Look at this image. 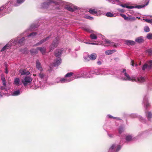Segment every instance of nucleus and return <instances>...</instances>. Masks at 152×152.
I'll list each match as a JSON object with an SVG mask.
<instances>
[{
  "label": "nucleus",
  "instance_id": "obj_1",
  "mask_svg": "<svg viewBox=\"0 0 152 152\" xmlns=\"http://www.w3.org/2000/svg\"><path fill=\"white\" fill-rule=\"evenodd\" d=\"M61 3L60 0H47L46 2L41 4V8L46 9L49 7L52 10L59 9Z\"/></svg>",
  "mask_w": 152,
  "mask_h": 152
},
{
  "label": "nucleus",
  "instance_id": "obj_2",
  "mask_svg": "<svg viewBox=\"0 0 152 152\" xmlns=\"http://www.w3.org/2000/svg\"><path fill=\"white\" fill-rule=\"evenodd\" d=\"M149 0H148V1L146 2V4L145 5H140L135 6H128L126 4H121V3L123 1L122 0H113V1H114V3H112L113 4H117L123 7L126 8L128 9H133L134 8L140 9L145 7L149 3Z\"/></svg>",
  "mask_w": 152,
  "mask_h": 152
},
{
  "label": "nucleus",
  "instance_id": "obj_3",
  "mask_svg": "<svg viewBox=\"0 0 152 152\" xmlns=\"http://www.w3.org/2000/svg\"><path fill=\"white\" fill-rule=\"evenodd\" d=\"M38 77L39 80H41L39 82H40V86L42 88H44L47 82L48 77V75L41 72L39 73Z\"/></svg>",
  "mask_w": 152,
  "mask_h": 152
},
{
  "label": "nucleus",
  "instance_id": "obj_4",
  "mask_svg": "<svg viewBox=\"0 0 152 152\" xmlns=\"http://www.w3.org/2000/svg\"><path fill=\"white\" fill-rule=\"evenodd\" d=\"M88 75L90 74L92 75V77L94 75H104L109 74L110 73L108 72L107 70L106 69L103 70L101 69H94L93 70H91L88 73Z\"/></svg>",
  "mask_w": 152,
  "mask_h": 152
},
{
  "label": "nucleus",
  "instance_id": "obj_5",
  "mask_svg": "<svg viewBox=\"0 0 152 152\" xmlns=\"http://www.w3.org/2000/svg\"><path fill=\"white\" fill-rule=\"evenodd\" d=\"M92 75L90 74L88 75V73H85L82 71L77 72L74 73L73 78L74 79H77L81 77L91 78Z\"/></svg>",
  "mask_w": 152,
  "mask_h": 152
},
{
  "label": "nucleus",
  "instance_id": "obj_6",
  "mask_svg": "<svg viewBox=\"0 0 152 152\" xmlns=\"http://www.w3.org/2000/svg\"><path fill=\"white\" fill-rule=\"evenodd\" d=\"M123 74L124 76V77H122L121 76L119 77V78L120 79L124 81H134L133 78L131 77L129 75L126 73V69H122L121 75Z\"/></svg>",
  "mask_w": 152,
  "mask_h": 152
},
{
  "label": "nucleus",
  "instance_id": "obj_7",
  "mask_svg": "<svg viewBox=\"0 0 152 152\" xmlns=\"http://www.w3.org/2000/svg\"><path fill=\"white\" fill-rule=\"evenodd\" d=\"M11 4H13L12 3V1H10L5 5L1 6L0 7V12L2 11L4 9H7L6 12L7 13H9L12 10L11 8L10 7Z\"/></svg>",
  "mask_w": 152,
  "mask_h": 152
},
{
  "label": "nucleus",
  "instance_id": "obj_8",
  "mask_svg": "<svg viewBox=\"0 0 152 152\" xmlns=\"http://www.w3.org/2000/svg\"><path fill=\"white\" fill-rule=\"evenodd\" d=\"M121 148V146L116 144H113L109 149L108 152H118Z\"/></svg>",
  "mask_w": 152,
  "mask_h": 152
},
{
  "label": "nucleus",
  "instance_id": "obj_9",
  "mask_svg": "<svg viewBox=\"0 0 152 152\" xmlns=\"http://www.w3.org/2000/svg\"><path fill=\"white\" fill-rule=\"evenodd\" d=\"M25 40V38L23 37L19 40H18V38L16 39H12L10 41V42H12V45H14L17 44H18L20 45H22L23 44V42Z\"/></svg>",
  "mask_w": 152,
  "mask_h": 152
},
{
  "label": "nucleus",
  "instance_id": "obj_10",
  "mask_svg": "<svg viewBox=\"0 0 152 152\" xmlns=\"http://www.w3.org/2000/svg\"><path fill=\"white\" fill-rule=\"evenodd\" d=\"M72 80V79L71 78L58 77L56 79L55 82L57 83H64L70 82Z\"/></svg>",
  "mask_w": 152,
  "mask_h": 152
},
{
  "label": "nucleus",
  "instance_id": "obj_11",
  "mask_svg": "<svg viewBox=\"0 0 152 152\" xmlns=\"http://www.w3.org/2000/svg\"><path fill=\"white\" fill-rule=\"evenodd\" d=\"M32 78L29 76H26L24 80H22L24 86H26L27 85L30 84L32 81Z\"/></svg>",
  "mask_w": 152,
  "mask_h": 152
},
{
  "label": "nucleus",
  "instance_id": "obj_12",
  "mask_svg": "<svg viewBox=\"0 0 152 152\" xmlns=\"http://www.w3.org/2000/svg\"><path fill=\"white\" fill-rule=\"evenodd\" d=\"M58 38L56 37L55 38L53 43H52L50 47V50H52L55 48L58 45Z\"/></svg>",
  "mask_w": 152,
  "mask_h": 152
},
{
  "label": "nucleus",
  "instance_id": "obj_13",
  "mask_svg": "<svg viewBox=\"0 0 152 152\" xmlns=\"http://www.w3.org/2000/svg\"><path fill=\"white\" fill-rule=\"evenodd\" d=\"M148 64H146L143 66L142 67L143 70H144L146 69H150L152 68V60L149 61H148Z\"/></svg>",
  "mask_w": 152,
  "mask_h": 152
},
{
  "label": "nucleus",
  "instance_id": "obj_14",
  "mask_svg": "<svg viewBox=\"0 0 152 152\" xmlns=\"http://www.w3.org/2000/svg\"><path fill=\"white\" fill-rule=\"evenodd\" d=\"M148 96L147 95L144 96L143 103L145 107L147 108L148 107L150 106V104L148 102Z\"/></svg>",
  "mask_w": 152,
  "mask_h": 152
},
{
  "label": "nucleus",
  "instance_id": "obj_15",
  "mask_svg": "<svg viewBox=\"0 0 152 152\" xmlns=\"http://www.w3.org/2000/svg\"><path fill=\"white\" fill-rule=\"evenodd\" d=\"M61 60L60 58H58L56 59L53 64V66H59L61 63Z\"/></svg>",
  "mask_w": 152,
  "mask_h": 152
},
{
  "label": "nucleus",
  "instance_id": "obj_16",
  "mask_svg": "<svg viewBox=\"0 0 152 152\" xmlns=\"http://www.w3.org/2000/svg\"><path fill=\"white\" fill-rule=\"evenodd\" d=\"M12 42H10V41L8 44H7L5 45L4 46L1 50V52H3L5 50L7 49H9L11 46H12Z\"/></svg>",
  "mask_w": 152,
  "mask_h": 152
},
{
  "label": "nucleus",
  "instance_id": "obj_17",
  "mask_svg": "<svg viewBox=\"0 0 152 152\" xmlns=\"http://www.w3.org/2000/svg\"><path fill=\"white\" fill-rule=\"evenodd\" d=\"M50 37V36H49L48 37H46V38L40 40L38 43H36L34 46H36L42 44L43 43L48 40Z\"/></svg>",
  "mask_w": 152,
  "mask_h": 152
},
{
  "label": "nucleus",
  "instance_id": "obj_18",
  "mask_svg": "<svg viewBox=\"0 0 152 152\" xmlns=\"http://www.w3.org/2000/svg\"><path fill=\"white\" fill-rule=\"evenodd\" d=\"M36 66L37 68L40 71H43V69L41 66V64L38 60H37L36 61Z\"/></svg>",
  "mask_w": 152,
  "mask_h": 152
},
{
  "label": "nucleus",
  "instance_id": "obj_19",
  "mask_svg": "<svg viewBox=\"0 0 152 152\" xmlns=\"http://www.w3.org/2000/svg\"><path fill=\"white\" fill-rule=\"evenodd\" d=\"M63 50V49L62 48L61 49H57L56 50L55 52V56L56 57H59L61 56Z\"/></svg>",
  "mask_w": 152,
  "mask_h": 152
},
{
  "label": "nucleus",
  "instance_id": "obj_20",
  "mask_svg": "<svg viewBox=\"0 0 152 152\" xmlns=\"http://www.w3.org/2000/svg\"><path fill=\"white\" fill-rule=\"evenodd\" d=\"M145 80V78L143 77H140L137 78H134V80L140 83H142Z\"/></svg>",
  "mask_w": 152,
  "mask_h": 152
},
{
  "label": "nucleus",
  "instance_id": "obj_21",
  "mask_svg": "<svg viewBox=\"0 0 152 152\" xmlns=\"http://www.w3.org/2000/svg\"><path fill=\"white\" fill-rule=\"evenodd\" d=\"M25 1V0H16V3L15 4H13H13H11V5H13L14 6L16 7L18 6L23 3Z\"/></svg>",
  "mask_w": 152,
  "mask_h": 152
},
{
  "label": "nucleus",
  "instance_id": "obj_22",
  "mask_svg": "<svg viewBox=\"0 0 152 152\" xmlns=\"http://www.w3.org/2000/svg\"><path fill=\"white\" fill-rule=\"evenodd\" d=\"M82 28L83 30L86 32H88L89 33H92L93 32H94V31L91 30L90 27L88 26H84Z\"/></svg>",
  "mask_w": 152,
  "mask_h": 152
},
{
  "label": "nucleus",
  "instance_id": "obj_23",
  "mask_svg": "<svg viewBox=\"0 0 152 152\" xmlns=\"http://www.w3.org/2000/svg\"><path fill=\"white\" fill-rule=\"evenodd\" d=\"M130 117L133 118H135L137 117L139 120L141 121H142L143 120V118L140 116H138L136 114H132L130 115Z\"/></svg>",
  "mask_w": 152,
  "mask_h": 152
},
{
  "label": "nucleus",
  "instance_id": "obj_24",
  "mask_svg": "<svg viewBox=\"0 0 152 152\" xmlns=\"http://www.w3.org/2000/svg\"><path fill=\"white\" fill-rule=\"evenodd\" d=\"M146 115L149 121H151L152 120V113L150 112H146Z\"/></svg>",
  "mask_w": 152,
  "mask_h": 152
},
{
  "label": "nucleus",
  "instance_id": "obj_25",
  "mask_svg": "<svg viewBox=\"0 0 152 152\" xmlns=\"http://www.w3.org/2000/svg\"><path fill=\"white\" fill-rule=\"evenodd\" d=\"M21 93V91L20 90H18L16 91L12 92L11 95L12 96H17L19 95Z\"/></svg>",
  "mask_w": 152,
  "mask_h": 152
},
{
  "label": "nucleus",
  "instance_id": "obj_26",
  "mask_svg": "<svg viewBox=\"0 0 152 152\" xmlns=\"http://www.w3.org/2000/svg\"><path fill=\"white\" fill-rule=\"evenodd\" d=\"M124 42L125 43L128 45H135V43L134 41L132 40H125Z\"/></svg>",
  "mask_w": 152,
  "mask_h": 152
},
{
  "label": "nucleus",
  "instance_id": "obj_27",
  "mask_svg": "<svg viewBox=\"0 0 152 152\" xmlns=\"http://www.w3.org/2000/svg\"><path fill=\"white\" fill-rule=\"evenodd\" d=\"M37 49L40 51L42 54H45L46 53V49L45 47H38Z\"/></svg>",
  "mask_w": 152,
  "mask_h": 152
},
{
  "label": "nucleus",
  "instance_id": "obj_28",
  "mask_svg": "<svg viewBox=\"0 0 152 152\" xmlns=\"http://www.w3.org/2000/svg\"><path fill=\"white\" fill-rule=\"evenodd\" d=\"M14 84L17 86L20 85L21 84L20 82V79L18 77L15 78L14 79Z\"/></svg>",
  "mask_w": 152,
  "mask_h": 152
},
{
  "label": "nucleus",
  "instance_id": "obj_29",
  "mask_svg": "<svg viewBox=\"0 0 152 152\" xmlns=\"http://www.w3.org/2000/svg\"><path fill=\"white\" fill-rule=\"evenodd\" d=\"M125 139L127 142L130 141L133 139V136L131 134H128L126 136Z\"/></svg>",
  "mask_w": 152,
  "mask_h": 152
},
{
  "label": "nucleus",
  "instance_id": "obj_30",
  "mask_svg": "<svg viewBox=\"0 0 152 152\" xmlns=\"http://www.w3.org/2000/svg\"><path fill=\"white\" fill-rule=\"evenodd\" d=\"M19 73L23 75H28L29 74L30 72L28 71H26L25 69H20L19 71Z\"/></svg>",
  "mask_w": 152,
  "mask_h": 152
},
{
  "label": "nucleus",
  "instance_id": "obj_31",
  "mask_svg": "<svg viewBox=\"0 0 152 152\" xmlns=\"http://www.w3.org/2000/svg\"><path fill=\"white\" fill-rule=\"evenodd\" d=\"M135 41L136 42L139 43H142L144 41L143 37L141 36L137 37Z\"/></svg>",
  "mask_w": 152,
  "mask_h": 152
},
{
  "label": "nucleus",
  "instance_id": "obj_32",
  "mask_svg": "<svg viewBox=\"0 0 152 152\" xmlns=\"http://www.w3.org/2000/svg\"><path fill=\"white\" fill-rule=\"evenodd\" d=\"M88 57L90 59L93 60H95L96 58L97 55L96 53H93L89 56Z\"/></svg>",
  "mask_w": 152,
  "mask_h": 152
},
{
  "label": "nucleus",
  "instance_id": "obj_33",
  "mask_svg": "<svg viewBox=\"0 0 152 152\" xmlns=\"http://www.w3.org/2000/svg\"><path fill=\"white\" fill-rule=\"evenodd\" d=\"M74 73H73V72H72L68 73L65 75V77L64 78H71V79H72V80L73 79L72 78L70 77L72 75H73V77H74Z\"/></svg>",
  "mask_w": 152,
  "mask_h": 152
},
{
  "label": "nucleus",
  "instance_id": "obj_34",
  "mask_svg": "<svg viewBox=\"0 0 152 152\" xmlns=\"http://www.w3.org/2000/svg\"><path fill=\"white\" fill-rule=\"evenodd\" d=\"M97 34H96L94 33H92L90 35V37L92 39L95 40L97 38Z\"/></svg>",
  "mask_w": 152,
  "mask_h": 152
},
{
  "label": "nucleus",
  "instance_id": "obj_35",
  "mask_svg": "<svg viewBox=\"0 0 152 152\" xmlns=\"http://www.w3.org/2000/svg\"><path fill=\"white\" fill-rule=\"evenodd\" d=\"M37 33L36 32L32 33L28 35L27 37H31L32 38H34L37 35Z\"/></svg>",
  "mask_w": 152,
  "mask_h": 152
},
{
  "label": "nucleus",
  "instance_id": "obj_36",
  "mask_svg": "<svg viewBox=\"0 0 152 152\" xmlns=\"http://www.w3.org/2000/svg\"><path fill=\"white\" fill-rule=\"evenodd\" d=\"M89 12L90 13L94 15H96L97 13V11L94 9H90L89 11Z\"/></svg>",
  "mask_w": 152,
  "mask_h": 152
},
{
  "label": "nucleus",
  "instance_id": "obj_37",
  "mask_svg": "<svg viewBox=\"0 0 152 152\" xmlns=\"http://www.w3.org/2000/svg\"><path fill=\"white\" fill-rule=\"evenodd\" d=\"M1 79L3 83V84L4 86H6V81L4 77L3 76V75H1Z\"/></svg>",
  "mask_w": 152,
  "mask_h": 152
},
{
  "label": "nucleus",
  "instance_id": "obj_38",
  "mask_svg": "<svg viewBox=\"0 0 152 152\" xmlns=\"http://www.w3.org/2000/svg\"><path fill=\"white\" fill-rule=\"evenodd\" d=\"M114 51V50H107L106 51L105 53L106 55H109L112 54Z\"/></svg>",
  "mask_w": 152,
  "mask_h": 152
},
{
  "label": "nucleus",
  "instance_id": "obj_39",
  "mask_svg": "<svg viewBox=\"0 0 152 152\" xmlns=\"http://www.w3.org/2000/svg\"><path fill=\"white\" fill-rule=\"evenodd\" d=\"M107 118H113V119H117V120H120V118L118 117H113L110 115H107Z\"/></svg>",
  "mask_w": 152,
  "mask_h": 152
},
{
  "label": "nucleus",
  "instance_id": "obj_40",
  "mask_svg": "<svg viewBox=\"0 0 152 152\" xmlns=\"http://www.w3.org/2000/svg\"><path fill=\"white\" fill-rule=\"evenodd\" d=\"M146 52L148 53L149 55H152V48L147 49L146 50Z\"/></svg>",
  "mask_w": 152,
  "mask_h": 152
},
{
  "label": "nucleus",
  "instance_id": "obj_41",
  "mask_svg": "<svg viewBox=\"0 0 152 152\" xmlns=\"http://www.w3.org/2000/svg\"><path fill=\"white\" fill-rule=\"evenodd\" d=\"M106 15L107 17H114V14L110 12H107V13H106Z\"/></svg>",
  "mask_w": 152,
  "mask_h": 152
},
{
  "label": "nucleus",
  "instance_id": "obj_42",
  "mask_svg": "<svg viewBox=\"0 0 152 152\" xmlns=\"http://www.w3.org/2000/svg\"><path fill=\"white\" fill-rule=\"evenodd\" d=\"M30 52L31 53L36 54L38 52V50L37 48L36 49H32L31 50Z\"/></svg>",
  "mask_w": 152,
  "mask_h": 152
},
{
  "label": "nucleus",
  "instance_id": "obj_43",
  "mask_svg": "<svg viewBox=\"0 0 152 152\" xmlns=\"http://www.w3.org/2000/svg\"><path fill=\"white\" fill-rule=\"evenodd\" d=\"M124 127L122 126H121L118 129V132L120 134L121 133L124 131Z\"/></svg>",
  "mask_w": 152,
  "mask_h": 152
},
{
  "label": "nucleus",
  "instance_id": "obj_44",
  "mask_svg": "<svg viewBox=\"0 0 152 152\" xmlns=\"http://www.w3.org/2000/svg\"><path fill=\"white\" fill-rule=\"evenodd\" d=\"M147 132V131L142 132H140L138 135V136L139 137H141V136H144L145 135V134Z\"/></svg>",
  "mask_w": 152,
  "mask_h": 152
},
{
  "label": "nucleus",
  "instance_id": "obj_45",
  "mask_svg": "<svg viewBox=\"0 0 152 152\" xmlns=\"http://www.w3.org/2000/svg\"><path fill=\"white\" fill-rule=\"evenodd\" d=\"M66 8L68 10L70 11L73 12L74 11V9L70 6H67L66 7Z\"/></svg>",
  "mask_w": 152,
  "mask_h": 152
},
{
  "label": "nucleus",
  "instance_id": "obj_46",
  "mask_svg": "<svg viewBox=\"0 0 152 152\" xmlns=\"http://www.w3.org/2000/svg\"><path fill=\"white\" fill-rule=\"evenodd\" d=\"M136 19V18L134 17H128V20L132 21L135 20Z\"/></svg>",
  "mask_w": 152,
  "mask_h": 152
},
{
  "label": "nucleus",
  "instance_id": "obj_47",
  "mask_svg": "<svg viewBox=\"0 0 152 152\" xmlns=\"http://www.w3.org/2000/svg\"><path fill=\"white\" fill-rule=\"evenodd\" d=\"M144 30L145 32H148L150 31V29L149 27L148 26H145L144 28Z\"/></svg>",
  "mask_w": 152,
  "mask_h": 152
},
{
  "label": "nucleus",
  "instance_id": "obj_48",
  "mask_svg": "<svg viewBox=\"0 0 152 152\" xmlns=\"http://www.w3.org/2000/svg\"><path fill=\"white\" fill-rule=\"evenodd\" d=\"M147 38L148 39H152V33H149L147 35Z\"/></svg>",
  "mask_w": 152,
  "mask_h": 152
},
{
  "label": "nucleus",
  "instance_id": "obj_49",
  "mask_svg": "<svg viewBox=\"0 0 152 152\" xmlns=\"http://www.w3.org/2000/svg\"><path fill=\"white\" fill-rule=\"evenodd\" d=\"M120 15L123 18H124V19L125 20H128V17H126V16L125 15L121 14H120Z\"/></svg>",
  "mask_w": 152,
  "mask_h": 152
},
{
  "label": "nucleus",
  "instance_id": "obj_50",
  "mask_svg": "<svg viewBox=\"0 0 152 152\" xmlns=\"http://www.w3.org/2000/svg\"><path fill=\"white\" fill-rule=\"evenodd\" d=\"M145 21L148 23H152V19H144Z\"/></svg>",
  "mask_w": 152,
  "mask_h": 152
},
{
  "label": "nucleus",
  "instance_id": "obj_51",
  "mask_svg": "<svg viewBox=\"0 0 152 152\" xmlns=\"http://www.w3.org/2000/svg\"><path fill=\"white\" fill-rule=\"evenodd\" d=\"M104 42L106 44H108V45H110L111 43L110 41L108 39H105Z\"/></svg>",
  "mask_w": 152,
  "mask_h": 152
},
{
  "label": "nucleus",
  "instance_id": "obj_52",
  "mask_svg": "<svg viewBox=\"0 0 152 152\" xmlns=\"http://www.w3.org/2000/svg\"><path fill=\"white\" fill-rule=\"evenodd\" d=\"M86 18L89 19V20H92L93 19V17L90 16H86Z\"/></svg>",
  "mask_w": 152,
  "mask_h": 152
},
{
  "label": "nucleus",
  "instance_id": "obj_53",
  "mask_svg": "<svg viewBox=\"0 0 152 152\" xmlns=\"http://www.w3.org/2000/svg\"><path fill=\"white\" fill-rule=\"evenodd\" d=\"M131 65L132 66H134V62L133 60H131Z\"/></svg>",
  "mask_w": 152,
  "mask_h": 152
},
{
  "label": "nucleus",
  "instance_id": "obj_54",
  "mask_svg": "<svg viewBox=\"0 0 152 152\" xmlns=\"http://www.w3.org/2000/svg\"><path fill=\"white\" fill-rule=\"evenodd\" d=\"M6 69H5V72L6 73V74H7L8 73V71L7 69V66H6Z\"/></svg>",
  "mask_w": 152,
  "mask_h": 152
},
{
  "label": "nucleus",
  "instance_id": "obj_55",
  "mask_svg": "<svg viewBox=\"0 0 152 152\" xmlns=\"http://www.w3.org/2000/svg\"><path fill=\"white\" fill-rule=\"evenodd\" d=\"M108 135L111 138L113 137V134H108Z\"/></svg>",
  "mask_w": 152,
  "mask_h": 152
},
{
  "label": "nucleus",
  "instance_id": "obj_56",
  "mask_svg": "<svg viewBox=\"0 0 152 152\" xmlns=\"http://www.w3.org/2000/svg\"><path fill=\"white\" fill-rule=\"evenodd\" d=\"M97 63V64L99 65H100L101 64V62L100 61H98Z\"/></svg>",
  "mask_w": 152,
  "mask_h": 152
},
{
  "label": "nucleus",
  "instance_id": "obj_57",
  "mask_svg": "<svg viewBox=\"0 0 152 152\" xmlns=\"http://www.w3.org/2000/svg\"><path fill=\"white\" fill-rule=\"evenodd\" d=\"M35 28V27L34 26V25H31V28Z\"/></svg>",
  "mask_w": 152,
  "mask_h": 152
},
{
  "label": "nucleus",
  "instance_id": "obj_58",
  "mask_svg": "<svg viewBox=\"0 0 152 152\" xmlns=\"http://www.w3.org/2000/svg\"><path fill=\"white\" fill-rule=\"evenodd\" d=\"M89 44H91V45H96V44L95 43H89Z\"/></svg>",
  "mask_w": 152,
  "mask_h": 152
},
{
  "label": "nucleus",
  "instance_id": "obj_59",
  "mask_svg": "<svg viewBox=\"0 0 152 152\" xmlns=\"http://www.w3.org/2000/svg\"><path fill=\"white\" fill-rule=\"evenodd\" d=\"M2 96L1 95V94L0 93V98L2 97Z\"/></svg>",
  "mask_w": 152,
  "mask_h": 152
},
{
  "label": "nucleus",
  "instance_id": "obj_60",
  "mask_svg": "<svg viewBox=\"0 0 152 152\" xmlns=\"http://www.w3.org/2000/svg\"><path fill=\"white\" fill-rule=\"evenodd\" d=\"M86 44H89V43H88V42H86Z\"/></svg>",
  "mask_w": 152,
  "mask_h": 152
},
{
  "label": "nucleus",
  "instance_id": "obj_61",
  "mask_svg": "<svg viewBox=\"0 0 152 152\" xmlns=\"http://www.w3.org/2000/svg\"><path fill=\"white\" fill-rule=\"evenodd\" d=\"M136 18H139V19H140V17L138 18V17H137Z\"/></svg>",
  "mask_w": 152,
  "mask_h": 152
}]
</instances>
